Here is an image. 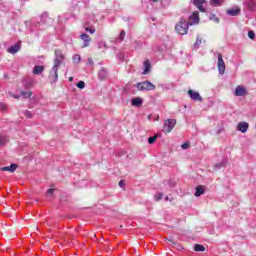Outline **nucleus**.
<instances>
[{"label":"nucleus","instance_id":"obj_1","mask_svg":"<svg viewBox=\"0 0 256 256\" xmlns=\"http://www.w3.org/2000/svg\"><path fill=\"white\" fill-rule=\"evenodd\" d=\"M64 59L65 56L63 55V51L59 49L55 50L54 65L49 75L51 83H57V80L59 79V74H57V71H59V66L63 63Z\"/></svg>","mask_w":256,"mask_h":256},{"label":"nucleus","instance_id":"obj_24","mask_svg":"<svg viewBox=\"0 0 256 256\" xmlns=\"http://www.w3.org/2000/svg\"><path fill=\"white\" fill-rule=\"evenodd\" d=\"M31 95H33V93L31 91H22L21 92V97H24V99H29V97H31Z\"/></svg>","mask_w":256,"mask_h":256},{"label":"nucleus","instance_id":"obj_3","mask_svg":"<svg viewBox=\"0 0 256 256\" xmlns=\"http://www.w3.org/2000/svg\"><path fill=\"white\" fill-rule=\"evenodd\" d=\"M138 91H154L155 86L150 81L138 82L136 84Z\"/></svg>","mask_w":256,"mask_h":256},{"label":"nucleus","instance_id":"obj_20","mask_svg":"<svg viewBox=\"0 0 256 256\" xmlns=\"http://www.w3.org/2000/svg\"><path fill=\"white\" fill-rule=\"evenodd\" d=\"M84 29L87 31V33H90L93 35L95 33V28L94 27H89V23L84 24Z\"/></svg>","mask_w":256,"mask_h":256},{"label":"nucleus","instance_id":"obj_42","mask_svg":"<svg viewBox=\"0 0 256 256\" xmlns=\"http://www.w3.org/2000/svg\"><path fill=\"white\" fill-rule=\"evenodd\" d=\"M41 18H42V19H47V14H42V15H41Z\"/></svg>","mask_w":256,"mask_h":256},{"label":"nucleus","instance_id":"obj_41","mask_svg":"<svg viewBox=\"0 0 256 256\" xmlns=\"http://www.w3.org/2000/svg\"><path fill=\"white\" fill-rule=\"evenodd\" d=\"M88 63H89V65H93V59L88 58Z\"/></svg>","mask_w":256,"mask_h":256},{"label":"nucleus","instance_id":"obj_36","mask_svg":"<svg viewBox=\"0 0 256 256\" xmlns=\"http://www.w3.org/2000/svg\"><path fill=\"white\" fill-rule=\"evenodd\" d=\"M181 147H182V149L185 150V149H187L188 147H190V144H189V142H186V143L182 144Z\"/></svg>","mask_w":256,"mask_h":256},{"label":"nucleus","instance_id":"obj_27","mask_svg":"<svg viewBox=\"0 0 256 256\" xmlns=\"http://www.w3.org/2000/svg\"><path fill=\"white\" fill-rule=\"evenodd\" d=\"M24 115H25V117H27V119L33 118V114L29 110L24 111Z\"/></svg>","mask_w":256,"mask_h":256},{"label":"nucleus","instance_id":"obj_30","mask_svg":"<svg viewBox=\"0 0 256 256\" xmlns=\"http://www.w3.org/2000/svg\"><path fill=\"white\" fill-rule=\"evenodd\" d=\"M210 20H211V21H215V23H219V18H218L217 15H215V14H212V15L210 16Z\"/></svg>","mask_w":256,"mask_h":256},{"label":"nucleus","instance_id":"obj_4","mask_svg":"<svg viewBox=\"0 0 256 256\" xmlns=\"http://www.w3.org/2000/svg\"><path fill=\"white\" fill-rule=\"evenodd\" d=\"M175 125H177V120L175 119H168L164 122V133H171L173 129L175 128Z\"/></svg>","mask_w":256,"mask_h":256},{"label":"nucleus","instance_id":"obj_31","mask_svg":"<svg viewBox=\"0 0 256 256\" xmlns=\"http://www.w3.org/2000/svg\"><path fill=\"white\" fill-rule=\"evenodd\" d=\"M125 30H122L121 32H120V35H119V40L120 41H125Z\"/></svg>","mask_w":256,"mask_h":256},{"label":"nucleus","instance_id":"obj_28","mask_svg":"<svg viewBox=\"0 0 256 256\" xmlns=\"http://www.w3.org/2000/svg\"><path fill=\"white\" fill-rule=\"evenodd\" d=\"M76 87H78V89H85V83L83 81H79L76 84Z\"/></svg>","mask_w":256,"mask_h":256},{"label":"nucleus","instance_id":"obj_39","mask_svg":"<svg viewBox=\"0 0 256 256\" xmlns=\"http://www.w3.org/2000/svg\"><path fill=\"white\" fill-rule=\"evenodd\" d=\"M253 7H255V2H249V9H253Z\"/></svg>","mask_w":256,"mask_h":256},{"label":"nucleus","instance_id":"obj_13","mask_svg":"<svg viewBox=\"0 0 256 256\" xmlns=\"http://www.w3.org/2000/svg\"><path fill=\"white\" fill-rule=\"evenodd\" d=\"M247 94V90L243 86H237L235 90L236 97H243V95Z\"/></svg>","mask_w":256,"mask_h":256},{"label":"nucleus","instance_id":"obj_15","mask_svg":"<svg viewBox=\"0 0 256 256\" xmlns=\"http://www.w3.org/2000/svg\"><path fill=\"white\" fill-rule=\"evenodd\" d=\"M144 71L142 73V75H149V73H151V62H149V60H146L144 63Z\"/></svg>","mask_w":256,"mask_h":256},{"label":"nucleus","instance_id":"obj_37","mask_svg":"<svg viewBox=\"0 0 256 256\" xmlns=\"http://www.w3.org/2000/svg\"><path fill=\"white\" fill-rule=\"evenodd\" d=\"M167 241H169V243H172L173 246L177 245V242L173 241V237L168 238Z\"/></svg>","mask_w":256,"mask_h":256},{"label":"nucleus","instance_id":"obj_8","mask_svg":"<svg viewBox=\"0 0 256 256\" xmlns=\"http://www.w3.org/2000/svg\"><path fill=\"white\" fill-rule=\"evenodd\" d=\"M80 39L83 41L82 48L85 49V47H89L91 45V36H89L86 33H82L80 35Z\"/></svg>","mask_w":256,"mask_h":256},{"label":"nucleus","instance_id":"obj_29","mask_svg":"<svg viewBox=\"0 0 256 256\" xmlns=\"http://www.w3.org/2000/svg\"><path fill=\"white\" fill-rule=\"evenodd\" d=\"M54 191H55V189H53V188L48 189L46 192L47 197H53Z\"/></svg>","mask_w":256,"mask_h":256},{"label":"nucleus","instance_id":"obj_19","mask_svg":"<svg viewBox=\"0 0 256 256\" xmlns=\"http://www.w3.org/2000/svg\"><path fill=\"white\" fill-rule=\"evenodd\" d=\"M205 193V189H203V186L196 187L195 197H201Z\"/></svg>","mask_w":256,"mask_h":256},{"label":"nucleus","instance_id":"obj_50","mask_svg":"<svg viewBox=\"0 0 256 256\" xmlns=\"http://www.w3.org/2000/svg\"><path fill=\"white\" fill-rule=\"evenodd\" d=\"M153 1H157V0H153Z\"/></svg>","mask_w":256,"mask_h":256},{"label":"nucleus","instance_id":"obj_14","mask_svg":"<svg viewBox=\"0 0 256 256\" xmlns=\"http://www.w3.org/2000/svg\"><path fill=\"white\" fill-rule=\"evenodd\" d=\"M107 69H105L104 67H102L99 71H98V79H100V81H105V79H107Z\"/></svg>","mask_w":256,"mask_h":256},{"label":"nucleus","instance_id":"obj_22","mask_svg":"<svg viewBox=\"0 0 256 256\" xmlns=\"http://www.w3.org/2000/svg\"><path fill=\"white\" fill-rule=\"evenodd\" d=\"M9 141L7 136H0V147H3V145H6V143Z\"/></svg>","mask_w":256,"mask_h":256},{"label":"nucleus","instance_id":"obj_38","mask_svg":"<svg viewBox=\"0 0 256 256\" xmlns=\"http://www.w3.org/2000/svg\"><path fill=\"white\" fill-rule=\"evenodd\" d=\"M5 109H7V106L0 102V110L5 111Z\"/></svg>","mask_w":256,"mask_h":256},{"label":"nucleus","instance_id":"obj_49","mask_svg":"<svg viewBox=\"0 0 256 256\" xmlns=\"http://www.w3.org/2000/svg\"><path fill=\"white\" fill-rule=\"evenodd\" d=\"M15 99H19V96H14Z\"/></svg>","mask_w":256,"mask_h":256},{"label":"nucleus","instance_id":"obj_18","mask_svg":"<svg viewBox=\"0 0 256 256\" xmlns=\"http://www.w3.org/2000/svg\"><path fill=\"white\" fill-rule=\"evenodd\" d=\"M45 71V67L41 66V65H36L33 69V74L34 75H41V73Z\"/></svg>","mask_w":256,"mask_h":256},{"label":"nucleus","instance_id":"obj_32","mask_svg":"<svg viewBox=\"0 0 256 256\" xmlns=\"http://www.w3.org/2000/svg\"><path fill=\"white\" fill-rule=\"evenodd\" d=\"M223 0H211V5H221Z\"/></svg>","mask_w":256,"mask_h":256},{"label":"nucleus","instance_id":"obj_10","mask_svg":"<svg viewBox=\"0 0 256 256\" xmlns=\"http://www.w3.org/2000/svg\"><path fill=\"white\" fill-rule=\"evenodd\" d=\"M21 50V43L18 42L16 44H14L13 46H11L10 48H8V53H10L11 55H15V53H19V51Z\"/></svg>","mask_w":256,"mask_h":256},{"label":"nucleus","instance_id":"obj_12","mask_svg":"<svg viewBox=\"0 0 256 256\" xmlns=\"http://www.w3.org/2000/svg\"><path fill=\"white\" fill-rule=\"evenodd\" d=\"M226 13L227 15H230V17H237V15L241 13V8L239 7L230 8L226 11Z\"/></svg>","mask_w":256,"mask_h":256},{"label":"nucleus","instance_id":"obj_17","mask_svg":"<svg viewBox=\"0 0 256 256\" xmlns=\"http://www.w3.org/2000/svg\"><path fill=\"white\" fill-rule=\"evenodd\" d=\"M143 105V98L136 97L132 99V106L133 107H141Z\"/></svg>","mask_w":256,"mask_h":256},{"label":"nucleus","instance_id":"obj_25","mask_svg":"<svg viewBox=\"0 0 256 256\" xmlns=\"http://www.w3.org/2000/svg\"><path fill=\"white\" fill-rule=\"evenodd\" d=\"M225 165H226L225 161L218 162L214 165V169L216 170L221 169V167H225Z\"/></svg>","mask_w":256,"mask_h":256},{"label":"nucleus","instance_id":"obj_16","mask_svg":"<svg viewBox=\"0 0 256 256\" xmlns=\"http://www.w3.org/2000/svg\"><path fill=\"white\" fill-rule=\"evenodd\" d=\"M0 169L1 171H10V173H15L17 170V164H11L10 166H5Z\"/></svg>","mask_w":256,"mask_h":256},{"label":"nucleus","instance_id":"obj_2","mask_svg":"<svg viewBox=\"0 0 256 256\" xmlns=\"http://www.w3.org/2000/svg\"><path fill=\"white\" fill-rule=\"evenodd\" d=\"M189 23L185 19H181L180 22L176 25L175 30L179 35H187V31H189Z\"/></svg>","mask_w":256,"mask_h":256},{"label":"nucleus","instance_id":"obj_40","mask_svg":"<svg viewBox=\"0 0 256 256\" xmlns=\"http://www.w3.org/2000/svg\"><path fill=\"white\" fill-rule=\"evenodd\" d=\"M125 185V182L123 181V180H121L120 182H119V187H123Z\"/></svg>","mask_w":256,"mask_h":256},{"label":"nucleus","instance_id":"obj_47","mask_svg":"<svg viewBox=\"0 0 256 256\" xmlns=\"http://www.w3.org/2000/svg\"><path fill=\"white\" fill-rule=\"evenodd\" d=\"M96 235L94 234L93 237H91V239H95Z\"/></svg>","mask_w":256,"mask_h":256},{"label":"nucleus","instance_id":"obj_6","mask_svg":"<svg viewBox=\"0 0 256 256\" xmlns=\"http://www.w3.org/2000/svg\"><path fill=\"white\" fill-rule=\"evenodd\" d=\"M193 5H195V7H197L201 13L207 12V9L203 7V5H207V0H193Z\"/></svg>","mask_w":256,"mask_h":256},{"label":"nucleus","instance_id":"obj_11","mask_svg":"<svg viewBox=\"0 0 256 256\" xmlns=\"http://www.w3.org/2000/svg\"><path fill=\"white\" fill-rule=\"evenodd\" d=\"M248 129H249V123L247 122H240L237 124V131H240V133H247Z\"/></svg>","mask_w":256,"mask_h":256},{"label":"nucleus","instance_id":"obj_46","mask_svg":"<svg viewBox=\"0 0 256 256\" xmlns=\"http://www.w3.org/2000/svg\"><path fill=\"white\" fill-rule=\"evenodd\" d=\"M96 235L94 234L93 237H91V239H95Z\"/></svg>","mask_w":256,"mask_h":256},{"label":"nucleus","instance_id":"obj_33","mask_svg":"<svg viewBox=\"0 0 256 256\" xmlns=\"http://www.w3.org/2000/svg\"><path fill=\"white\" fill-rule=\"evenodd\" d=\"M248 37L249 39H252V41L255 39V32L254 31H249L248 32Z\"/></svg>","mask_w":256,"mask_h":256},{"label":"nucleus","instance_id":"obj_43","mask_svg":"<svg viewBox=\"0 0 256 256\" xmlns=\"http://www.w3.org/2000/svg\"><path fill=\"white\" fill-rule=\"evenodd\" d=\"M169 186H170V187H175V182H170V183H169Z\"/></svg>","mask_w":256,"mask_h":256},{"label":"nucleus","instance_id":"obj_48","mask_svg":"<svg viewBox=\"0 0 256 256\" xmlns=\"http://www.w3.org/2000/svg\"><path fill=\"white\" fill-rule=\"evenodd\" d=\"M96 235L94 234L93 237H91V239H95Z\"/></svg>","mask_w":256,"mask_h":256},{"label":"nucleus","instance_id":"obj_21","mask_svg":"<svg viewBox=\"0 0 256 256\" xmlns=\"http://www.w3.org/2000/svg\"><path fill=\"white\" fill-rule=\"evenodd\" d=\"M73 63H75L76 65H78V63H81V55L79 54H75L73 57Z\"/></svg>","mask_w":256,"mask_h":256},{"label":"nucleus","instance_id":"obj_45","mask_svg":"<svg viewBox=\"0 0 256 256\" xmlns=\"http://www.w3.org/2000/svg\"><path fill=\"white\" fill-rule=\"evenodd\" d=\"M69 81H73V77H70V78H69Z\"/></svg>","mask_w":256,"mask_h":256},{"label":"nucleus","instance_id":"obj_23","mask_svg":"<svg viewBox=\"0 0 256 256\" xmlns=\"http://www.w3.org/2000/svg\"><path fill=\"white\" fill-rule=\"evenodd\" d=\"M194 251L200 252V251H205V246L201 244H195L194 245Z\"/></svg>","mask_w":256,"mask_h":256},{"label":"nucleus","instance_id":"obj_5","mask_svg":"<svg viewBox=\"0 0 256 256\" xmlns=\"http://www.w3.org/2000/svg\"><path fill=\"white\" fill-rule=\"evenodd\" d=\"M218 72L220 75H225V61H223V55L221 53L218 54Z\"/></svg>","mask_w":256,"mask_h":256},{"label":"nucleus","instance_id":"obj_44","mask_svg":"<svg viewBox=\"0 0 256 256\" xmlns=\"http://www.w3.org/2000/svg\"><path fill=\"white\" fill-rule=\"evenodd\" d=\"M165 200H166V201H169V196H166V197H165Z\"/></svg>","mask_w":256,"mask_h":256},{"label":"nucleus","instance_id":"obj_26","mask_svg":"<svg viewBox=\"0 0 256 256\" xmlns=\"http://www.w3.org/2000/svg\"><path fill=\"white\" fill-rule=\"evenodd\" d=\"M157 141V136H151L148 138V143L150 145H153V143H155Z\"/></svg>","mask_w":256,"mask_h":256},{"label":"nucleus","instance_id":"obj_7","mask_svg":"<svg viewBox=\"0 0 256 256\" xmlns=\"http://www.w3.org/2000/svg\"><path fill=\"white\" fill-rule=\"evenodd\" d=\"M188 95L192 101H199L200 103L203 101V97H201V94L197 91L188 90Z\"/></svg>","mask_w":256,"mask_h":256},{"label":"nucleus","instance_id":"obj_35","mask_svg":"<svg viewBox=\"0 0 256 256\" xmlns=\"http://www.w3.org/2000/svg\"><path fill=\"white\" fill-rule=\"evenodd\" d=\"M156 201H161L163 199V193H159L158 195L155 196Z\"/></svg>","mask_w":256,"mask_h":256},{"label":"nucleus","instance_id":"obj_34","mask_svg":"<svg viewBox=\"0 0 256 256\" xmlns=\"http://www.w3.org/2000/svg\"><path fill=\"white\" fill-rule=\"evenodd\" d=\"M200 43H201V39H199V36H197V41L194 44V49H198Z\"/></svg>","mask_w":256,"mask_h":256},{"label":"nucleus","instance_id":"obj_9","mask_svg":"<svg viewBox=\"0 0 256 256\" xmlns=\"http://www.w3.org/2000/svg\"><path fill=\"white\" fill-rule=\"evenodd\" d=\"M197 23H199V13L197 11H195L189 17L188 25H197Z\"/></svg>","mask_w":256,"mask_h":256}]
</instances>
